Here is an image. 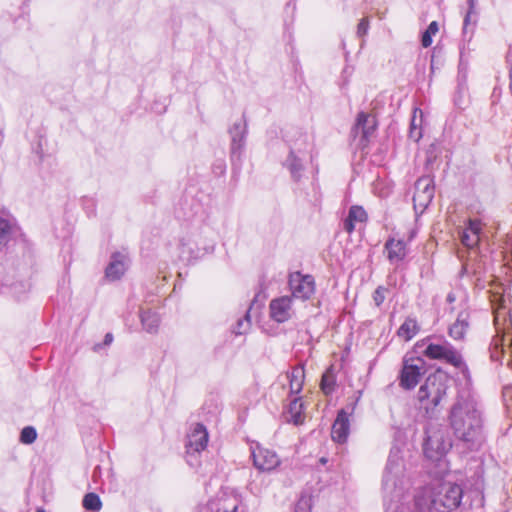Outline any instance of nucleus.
<instances>
[{"label":"nucleus","instance_id":"44","mask_svg":"<svg viewBox=\"0 0 512 512\" xmlns=\"http://www.w3.org/2000/svg\"><path fill=\"white\" fill-rule=\"evenodd\" d=\"M224 512H238V507L234 506L231 511H224Z\"/></svg>","mask_w":512,"mask_h":512},{"label":"nucleus","instance_id":"10","mask_svg":"<svg viewBox=\"0 0 512 512\" xmlns=\"http://www.w3.org/2000/svg\"><path fill=\"white\" fill-rule=\"evenodd\" d=\"M247 121L245 115L239 121H236L230 128L229 134L231 137L230 153L233 161H240L242 151L245 147L247 136Z\"/></svg>","mask_w":512,"mask_h":512},{"label":"nucleus","instance_id":"43","mask_svg":"<svg viewBox=\"0 0 512 512\" xmlns=\"http://www.w3.org/2000/svg\"><path fill=\"white\" fill-rule=\"evenodd\" d=\"M455 300H456L455 294L453 292L448 293V295L446 297V301L448 303H453Z\"/></svg>","mask_w":512,"mask_h":512},{"label":"nucleus","instance_id":"11","mask_svg":"<svg viewBox=\"0 0 512 512\" xmlns=\"http://www.w3.org/2000/svg\"><path fill=\"white\" fill-rule=\"evenodd\" d=\"M355 405L356 403H353L347 409L343 408L338 411L331 430V437L335 442L342 444L347 441L350 431L349 416L353 413Z\"/></svg>","mask_w":512,"mask_h":512},{"label":"nucleus","instance_id":"35","mask_svg":"<svg viewBox=\"0 0 512 512\" xmlns=\"http://www.w3.org/2000/svg\"><path fill=\"white\" fill-rule=\"evenodd\" d=\"M409 137L415 142H418L422 138V131L415 123V116L411 120Z\"/></svg>","mask_w":512,"mask_h":512},{"label":"nucleus","instance_id":"1","mask_svg":"<svg viewBox=\"0 0 512 512\" xmlns=\"http://www.w3.org/2000/svg\"><path fill=\"white\" fill-rule=\"evenodd\" d=\"M449 421L454 435L459 440L466 443L474 442L482 422L475 399L470 395H459L451 408Z\"/></svg>","mask_w":512,"mask_h":512},{"label":"nucleus","instance_id":"38","mask_svg":"<svg viewBox=\"0 0 512 512\" xmlns=\"http://www.w3.org/2000/svg\"><path fill=\"white\" fill-rule=\"evenodd\" d=\"M469 3V11L467 12L465 18H464V24H463V35L466 36L468 33V26L470 24V14L474 8V0H468Z\"/></svg>","mask_w":512,"mask_h":512},{"label":"nucleus","instance_id":"3","mask_svg":"<svg viewBox=\"0 0 512 512\" xmlns=\"http://www.w3.org/2000/svg\"><path fill=\"white\" fill-rule=\"evenodd\" d=\"M447 394V380L441 373L429 375L420 386L417 399L428 415L434 412Z\"/></svg>","mask_w":512,"mask_h":512},{"label":"nucleus","instance_id":"42","mask_svg":"<svg viewBox=\"0 0 512 512\" xmlns=\"http://www.w3.org/2000/svg\"><path fill=\"white\" fill-rule=\"evenodd\" d=\"M113 341V335L111 333H107L104 337V345H110Z\"/></svg>","mask_w":512,"mask_h":512},{"label":"nucleus","instance_id":"9","mask_svg":"<svg viewBox=\"0 0 512 512\" xmlns=\"http://www.w3.org/2000/svg\"><path fill=\"white\" fill-rule=\"evenodd\" d=\"M251 456L253 458L254 466L260 471H271L280 464L278 455L259 443L251 445Z\"/></svg>","mask_w":512,"mask_h":512},{"label":"nucleus","instance_id":"32","mask_svg":"<svg viewBox=\"0 0 512 512\" xmlns=\"http://www.w3.org/2000/svg\"><path fill=\"white\" fill-rule=\"evenodd\" d=\"M312 499L308 495H301L295 504L294 512H311Z\"/></svg>","mask_w":512,"mask_h":512},{"label":"nucleus","instance_id":"28","mask_svg":"<svg viewBox=\"0 0 512 512\" xmlns=\"http://www.w3.org/2000/svg\"><path fill=\"white\" fill-rule=\"evenodd\" d=\"M250 325H251V320H250V314L248 311V312H246V314L243 318H240L237 320L235 326L232 329V332L235 335H243L249 330Z\"/></svg>","mask_w":512,"mask_h":512},{"label":"nucleus","instance_id":"14","mask_svg":"<svg viewBox=\"0 0 512 512\" xmlns=\"http://www.w3.org/2000/svg\"><path fill=\"white\" fill-rule=\"evenodd\" d=\"M270 317L277 323H284L292 316V298L282 296L271 300L269 304Z\"/></svg>","mask_w":512,"mask_h":512},{"label":"nucleus","instance_id":"19","mask_svg":"<svg viewBox=\"0 0 512 512\" xmlns=\"http://www.w3.org/2000/svg\"><path fill=\"white\" fill-rule=\"evenodd\" d=\"M469 319V312H459L455 322L449 327L450 337H452L454 340H462L469 327Z\"/></svg>","mask_w":512,"mask_h":512},{"label":"nucleus","instance_id":"40","mask_svg":"<svg viewBox=\"0 0 512 512\" xmlns=\"http://www.w3.org/2000/svg\"><path fill=\"white\" fill-rule=\"evenodd\" d=\"M355 223L356 222L347 216L343 221V229L351 234L355 230Z\"/></svg>","mask_w":512,"mask_h":512},{"label":"nucleus","instance_id":"17","mask_svg":"<svg viewBox=\"0 0 512 512\" xmlns=\"http://www.w3.org/2000/svg\"><path fill=\"white\" fill-rule=\"evenodd\" d=\"M481 222L477 219H470L468 225L460 232L461 243L467 248H474L479 241Z\"/></svg>","mask_w":512,"mask_h":512},{"label":"nucleus","instance_id":"31","mask_svg":"<svg viewBox=\"0 0 512 512\" xmlns=\"http://www.w3.org/2000/svg\"><path fill=\"white\" fill-rule=\"evenodd\" d=\"M37 438L36 429L32 426H26L20 433V441L24 444H32Z\"/></svg>","mask_w":512,"mask_h":512},{"label":"nucleus","instance_id":"45","mask_svg":"<svg viewBox=\"0 0 512 512\" xmlns=\"http://www.w3.org/2000/svg\"><path fill=\"white\" fill-rule=\"evenodd\" d=\"M491 358H492L493 360H497V359H498V357H496V355H495V354H492V355H491Z\"/></svg>","mask_w":512,"mask_h":512},{"label":"nucleus","instance_id":"16","mask_svg":"<svg viewBox=\"0 0 512 512\" xmlns=\"http://www.w3.org/2000/svg\"><path fill=\"white\" fill-rule=\"evenodd\" d=\"M384 248L387 251V257L391 263H399L403 261L407 255V245L402 239L396 240L390 237L386 241Z\"/></svg>","mask_w":512,"mask_h":512},{"label":"nucleus","instance_id":"15","mask_svg":"<svg viewBox=\"0 0 512 512\" xmlns=\"http://www.w3.org/2000/svg\"><path fill=\"white\" fill-rule=\"evenodd\" d=\"M129 258L126 254L115 252L111 255L110 262L105 269V276L110 281L119 280L127 270Z\"/></svg>","mask_w":512,"mask_h":512},{"label":"nucleus","instance_id":"30","mask_svg":"<svg viewBox=\"0 0 512 512\" xmlns=\"http://www.w3.org/2000/svg\"><path fill=\"white\" fill-rule=\"evenodd\" d=\"M504 301V299H501V305L494 309V320L495 323L498 324L500 320L506 321L508 318L512 327V310H509L508 312L505 311V305L503 304Z\"/></svg>","mask_w":512,"mask_h":512},{"label":"nucleus","instance_id":"21","mask_svg":"<svg viewBox=\"0 0 512 512\" xmlns=\"http://www.w3.org/2000/svg\"><path fill=\"white\" fill-rule=\"evenodd\" d=\"M453 103L454 106L460 110H464L468 104V87L465 78L458 79V85L453 97Z\"/></svg>","mask_w":512,"mask_h":512},{"label":"nucleus","instance_id":"27","mask_svg":"<svg viewBox=\"0 0 512 512\" xmlns=\"http://www.w3.org/2000/svg\"><path fill=\"white\" fill-rule=\"evenodd\" d=\"M439 30L438 23L432 21L427 29L422 33L421 44L424 48H428L432 44V36H434Z\"/></svg>","mask_w":512,"mask_h":512},{"label":"nucleus","instance_id":"46","mask_svg":"<svg viewBox=\"0 0 512 512\" xmlns=\"http://www.w3.org/2000/svg\"><path fill=\"white\" fill-rule=\"evenodd\" d=\"M36 512H45L43 509H38Z\"/></svg>","mask_w":512,"mask_h":512},{"label":"nucleus","instance_id":"29","mask_svg":"<svg viewBox=\"0 0 512 512\" xmlns=\"http://www.w3.org/2000/svg\"><path fill=\"white\" fill-rule=\"evenodd\" d=\"M349 218H351L354 222L363 223L367 221V213L361 206H351L347 215Z\"/></svg>","mask_w":512,"mask_h":512},{"label":"nucleus","instance_id":"18","mask_svg":"<svg viewBox=\"0 0 512 512\" xmlns=\"http://www.w3.org/2000/svg\"><path fill=\"white\" fill-rule=\"evenodd\" d=\"M283 166L289 171L293 181L299 182L305 171L303 159L294 150H290Z\"/></svg>","mask_w":512,"mask_h":512},{"label":"nucleus","instance_id":"8","mask_svg":"<svg viewBox=\"0 0 512 512\" xmlns=\"http://www.w3.org/2000/svg\"><path fill=\"white\" fill-rule=\"evenodd\" d=\"M289 286L292 296L307 300L315 293V281L312 275L293 272L289 275Z\"/></svg>","mask_w":512,"mask_h":512},{"label":"nucleus","instance_id":"13","mask_svg":"<svg viewBox=\"0 0 512 512\" xmlns=\"http://www.w3.org/2000/svg\"><path fill=\"white\" fill-rule=\"evenodd\" d=\"M377 127L376 118L365 112H360L357 115L356 123L353 127L352 133L356 136L360 134V145L363 147L367 145L370 137L374 134Z\"/></svg>","mask_w":512,"mask_h":512},{"label":"nucleus","instance_id":"12","mask_svg":"<svg viewBox=\"0 0 512 512\" xmlns=\"http://www.w3.org/2000/svg\"><path fill=\"white\" fill-rule=\"evenodd\" d=\"M434 197V184L429 176L419 178L415 183L413 202L415 209L424 210L432 202Z\"/></svg>","mask_w":512,"mask_h":512},{"label":"nucleus","instance_id":"22","mask_svg":"<svg viewBox=\"0 0 512 512\" xmlns=\"http://www.w3.org/2000/svg\"><path fill=\"white\" fill-rule=\"evenodd\" d=\"M288 378L290 382V393L299 394L302 390L304 382V367H294L292 371L288 374Z\"/></svg>","mask_w":512,"mask_h":512},{"label":"nucleus","instance_id":"4","mask_svg":"<svg viewBox=\"0 0 512 512\" xmlns=\"http://www.w3.org/2000/svg\"><path fill=\"white\" fill-rule=\"evenodd\" d=\"M463 497V490L460 485L444 483L434 494L431 503L438 512H451L458 508Z\"/></svg>","mask_w":512,"mask_h":512},{"label":"nucleus","instance_id":"20","mask_svg":"<svg viewBox=\"0 0 512 512\" xmlns=\"http://www.w3.org/2000/svg\"><path fill=\"white\" fill-rule=\"evenodd\" d=\"M17 229L14 218L0 217V251L6 247Z\"/></svg>","mask_w":512,"mask_h":512},{"label":"nucleus","instance_id":"24","mask_svg":"<svg viewBox=\"0 0 512 512\" xmlns=\"http://www.w3.org/2000/svg\"><path fill=\"white\" fill-rule=\"evenodd\" d=\"M418 332L417 322L414 319L408 318L398 329V336L405 340L412 339Z\"/></svg>","mask_w":512,"mask_h":512},{"label":"nucleus","instance_id":"39","mask_svg":"<svg viewBox=\"0 0 512 512\" xmlns=\"http://www.w3.org/2000/svg\"><path fill=\"white\" fill-rule=\"evenodd\" d=\"M432 444H433V440H432L431 436L429 435V436H427V438L424 442V446H423L424 454L429 459L433 458V455L431 454Z\"/></svg>","mask_w":512,"mask_h":512},{"label":"nucleus","instance_id":"41","mask_svg":"<svg viewBox=\"0 0 512 512\" xmlns=\"http://www.w3.org/2000/svg\"><path fill=\"white\" fill-rule=\"evenodd\" d=\"M214 507H218V503L215 501L209 502L202 510L201 512H210L213 510Z\"/></svg>","mask_w":512,"mask_h":512},{"label":"nucleus","instance_id":"36","mask_svg":"<svg viewBox=\"0 0 512 512\" xmlns=\"http://www.w3.org/2000/svg\"><path fill=\"white\" fill-rule=\"evenodd\" d=\"M386 288L379 286L373 293V300L376 306H380L385 300Z\"/></svg>","mask_w":512,"mask_h":512},{"label":"nucleus","instance_id":"33","mask_svg":"<svg viewBox=\"0 0 512 512\" xmlns=\"http://www.w3.org/2000/svg\"><path fill=\"white\" fill-rule=\"evenodd\" d=\"M481 269H482V267H481L480 263L471 266L468 262H466L462 265V270H461L460 275L463 276V275H468V274L472 273L474 276H476V281H480L481 280L480 276L482 273Z\"/></svg>","mask_w":512,"mask_h":512},{"label":"nucleus","instance_id":"7","mask_svg":"<svg viewBox=\"0 0 512 512\" xmlns=\"http://www.w3.org/2000/svg\"><path fill=\"white\" fill-rule=\"evenodd\" d=\"M425 356L430 359L444 360L456 368L464 365L462 355L450 344H429L424 350Z\"/></svg>","mask_w":512,"mask_h":512},{"label":"nucleus","instance_id":"2","mask_svg":"<svg viewBox=\"0 0 512 512\" xmlns=\"http://www.w3.org/2000/svg\"><path fill=\"white\" fill-rule=\"evenodd\" d=\"M404 465L400 456V449L392 447L385 466L382 488L384 498L390 501L400 498L403 493Z\"/></svg>","mask_w":512,"mask_h":512},{"label":"nucleus","instance_id":"25","mask_svg":"<svg viewBox=\"0 0 512 512\" xmlns=\"http://www.w3.org/2000/svg\"><path fill=\"white\" fill-rule=\"evenodd\" d=\"M303 404L300 398L293 399L289 404V413L291 414L290 421L295 425H299L303 422Z\"/></svg>","mask_w":512,"mask_h":512},{"label":"nucleus","instance_id":"37","mask_svg":"<svg viewBox=\"0 0 512 512\" xmlns=\"http://www.w3.org/2000/svg\"><path fill=\"white\" fill-rule=\"evenodd\" d=\"M369 30V21L367 18H363L360 20L357 26V35L359 37H363L368 33Z\"/></svg>","mask_w":512,"mask_h":512},{"label":"nucleus","instance_id":"23","mask_svg":"<svg viewBox=\"0 0 512 512\" xmlns=\"http://www.w3.org/2000/svg\"><path fill=\"white\" fill-rule=\"evenodd\" d=\"M140 319L143 328L149 332L154 333L157 331L160 319L157 313L152 312L151 310H145L140 313Z\"/></svg>","mask_w":512,"mask_h":512},{"label":"nucleus","instance_id":"26","mask_svg":"<svg viewBox=\"0 0 512 512\" xmlns=\"http://www.w3.org/2000/svg\"><path fill=\"white\" fill-rule=\"evenodd\" d=\"M82 505L86 510L99 511L102 507V502L98 494L90 492L84 496Z\"/></svg>","mask_w":512,"mask_h":512},{"label":"nucleus","instance_id":"34","mask_svg":"<svg viewBox=\"0 0 512 512\" xmlns=\"http://www.w3.org/2000/svg\"><path fill=\"white\" fill-rule=\"evenodd\" d=\"M321 389L324 394L329 395L335 389V379L333 375L324 374L321 380Z\"/></svg>","mask_w":512,"mask_h":512},{"label":"nucleus","instance_id":"5","mask_svg":"<svg viewBox=\"0 0 512 512\" xmlns=\"http://www.w3.org/2000/svg\"><path fill=\"white\" fill-rule=\"evenodd\" d=\"M209 435L206 427L201 423H196L187 436L186 460L191 467H197L200 464L199 454L206 449Z\"/></svg>","mask_w":512,"mask_h":512},{"label":"nucleus","instance_id":"6","mask_svg":"<svg viewBox=\"0 0 512 512\" xmlns=\"http://www.w3.org/2000/svg\"><path fill=\"white\" fill-rule=\"evenodd\" d=\"M426 372L425 361L421 357L404 358L399 376V385L405 390L413 389Z\"/></svg>","mask_w":512,"mask_h":512}]
</instances>
